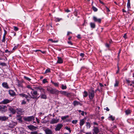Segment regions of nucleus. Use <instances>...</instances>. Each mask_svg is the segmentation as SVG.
Instances as JSON below:
<instances>
[{
    "instance_id": "f257e3e1",
    "label": "nucleus",
    "mask_w": 134,
    "mask_h": 134,
    "mask_svg": "<svg viewBox=\"0 0 134 134\" xmlns=\"http://www.w3.org/2000/svg\"><path fill=\"white\" fill-rule=\"evenodd\" d=\"M88 96L90 99L92 100L94 97V91L93 89L91 88L88 90Z\"/></svg>"
},
{
    "instance_id": "f03ea898",
    "label": "nucleus",
    "mask_w": 134,
    "mask_h": 134,
    "mask_svg": "<svg viewBox=\"0 0 134 134\" xmlns=\"http://www.w3.org/2000/svg\"><path fill=\"white\" fill-rule=\"evenodd\" d=\"M47 90L48 92L52 94H54L58 91L56 89H53L49 87H47Z\"/></svg>"
},
{
    "instance_id": "7ed1b4c3",
    "label": "nucleus",
    "mask_w": 134,
    "mask_h": 134,
    "mask_svg": "<svg viewBox=\"0 0 134 134\" xmlns=\"http://www.w3.org/2000/svg\"><path fill=\"white\" fill-rule=\"evenodd\" d=\"M25 121H30L35 120V117L33 116H28L27 117H24L23 118Z\"/></svg>"
},
{
    "instance_id": "20e7f679",
    "label": "nucleus",
    "mask_w": 134,
    "mask_h": 134,
    "mask_svg": "<svg viewBox=\"0 0 134 134\" xmlns=\"http://www.w3.org/2000/svg\"><path fill=\"white\" fill-rule=\"evenodd\" d=\"M33 91H31V93L32 94V95L33 96L32 98L34 99V98H37V94H38L37 91L34 90Z\"/></svg>"
},
{
    "instance_id": "39448f33",
    "label": "nucleus",
    "mask_w": 134,
    "mask_h": 134,
    "mask_svg": "<svg viewBox=\"0 0 134 134\" xmlns=\"http://www.w3.org/2000/svg\"><path fill=\"white\" fill-rule=\"evenodd\" d=\"M93 134H97L99 132V129L98 127L94 126L93 127Z\"/></svg>"
},
{
    "instance_id": "423d86ee",
    "label": "nucleus",
    "mask_w": 134,
    "mask_h": 134,
    "mask_svg": "<svg viewBox=\"0 0 134 134\" xmlns=\"http://www.w3.org/2000/svg\"><path fill=\"white\" fill-rule=\"evenodd\" d=\"M59 120V119H57V118H56V119L53 118L50 121V123L51 124H56L58 122Z\"/></svg>"
},
{
    "instance_id": "0eeeda50",
    "label": "nucleus",
    "mask_w": 134,
    "mask_h": 134,
    "mask_svg": "<svg viewBox=\"0 0 134 134\" xmlns=\"http://www.w3.org/2000/svg\"><path fill=\"white\" fill-rule=\"evenodd\" d=\"M27 127L30 130L32 131H33L34 130H35L37 128L35 126H34L32 125H28L27 126Z\"/></svg>"
},
{
    "instance_id": "6e6552de",
    "label": "nucleus",
    "mask_w": 134,
    "mask_h": 134,
    "mask_svg": "<svg viewBox=\"0 0 134 134\" xmlns=\"http://www.w3.org/2000/svg\"><path fill=\"white\" fill-rule=\"evenodd\" d=\"M63 126V125L61 123L57 125L55 130L56 131H59Z\"/></svg>"
},
{
    "instance_id": "1a4fd4ad",
    "label": "nucleus",
    "mask_w": 134,
    "mask_h": 134,
    "mask_svg": "<svg viewBox=\"0 0 134 134\" xmlns=\"http://www.w3.org/2000/svg\"><path fill=\"white\" fill-rule=\"evenodd\" d=\"M7 110V107L6 106L0 105V111L5 112Z\"/></svg>"
},
{
    "instance_id": "9d476101",
    "label": "nucleus",
    "mask_w": 134,
    "mask_h": 134,
    "mask_svg": "<svg viewBox=\"0 0 134 134\" xmlns=\"http://www.w3.org/2000/svg\"><path fill=\"white\" fill-rule=\"evenodd\" d=\"M16 120L19 121V122L21 123L23 122L22 120V116L20 115H16Z\"/></svg>"
},
{
    "instance_id": "9b49d317",
    "label": "nucleus",
    "mask_w": 134,
    "mask_h": 134,
    "mask_svg": "<svg viewBox=\"0 0 134 134\" xmlns=\"http://www.w3.org/2000/svg\"><path fill=\"white\" fill-rule=\"evenodd\" d=\"M93 19L94 21L95 22H97L99 23H100L101 22V19H98L96 16H93Z\"/></svg>"
},
{
    "instance_id": "f8f14e48",
    "label": "nucleus",
    "mask_w": 134,
    "mask_h": 134,
    "mask_svg": "<svg viewBox=\"0 0 134 134\" xmlns=\"http://www.w3.org/2000/svg\"><path fill=\"white\" fill-rule=\"evenodd\" d=\"M86 118H84L83 119L80 120L79 123V124L80 126H82L84 124L85 122V120H86Z\"/></svg>"
},
{
    "instance_id": "ddd939ff",
    "label": "nucleus",
    "mask_w": 134,
    "mask_h": 134,
    "mask_svg": "<svg viewBox=\"0 0 134 134\" xmlns=\"http://www.w3.org/2000/svg\"><path fill=\"white\" fill-rule=\"evenodd\" d=\"M11 101V100H10L8 99H4L2 101V103L4 104H6L10 103Z\"/></svg>"
},
{
    "instance_id": "4468645a",
    "label": "nucleus",
    "mask_w": 134,
    "mask_h": 134,
    "mask_svg": "<svg viewBox=\"0 0 134 134\" xmlns=\"http://www.w3.org/2000/svg\"><path fill=\"white\" fill-rule=\"evenodd\" d=\"M36 89L39 90L42 93H45L44 89L41 86L36 87Z\"/></svg>"
},
{
    "instance_id": "2eb2a0df",
    "label": "nucleus",
    "mask_w": 134,
    "mask_h": 134,
    "mask_svg": "<svg viewBox=\"0 0 134 134\" xmlns=\"http://www.w3.org/2000/svg\"><path fill=\"white\" fill-rule=\"evenodd\" d=\"M18 123L17 122H12L9 124V127L11 128H13Z\"/></svg>"
},
{
    "instance_id": "dca6fc26",
    "label": "nucleus",
    "mask_w": 134,
    "mask_h": 134,
    "mask_svg": "<svg viewBox=\"0 0 134 134\" xmlns=\"http://www.w3.org/2000/svg\"><path fill=\"white\" fill-rule=\"evenodd\" d=\"M9 93L10 95L12 96L13 97L16 95L15 92L13 90H9Z\"/></svg>"
},
{
    "instance_id": "f3484780",
    "label": "nucleus",
    "mask_w": 134,
    "mask_h": 134,
    "mask_svg": "<svg viewBox=\"0 0 134 134\" xmlns=\"http://www.w3.org/2000/svg\"><path fill=\"white\" fill-rule=\"evenodd\" d=\"M2 86L6 89H8L9 88L7 83L6 82H3L2 84Z\"/></svg>"
},
{
    "instance_id": "a211bd4d",
    "label": "nucleus",
    "mask_w": 134,
    "mask_h": 134,
    "mask_svg": "<svg viewBox=\"0 0 134 134\" xmlns=\"http://www.w3.org/2000/svg\"><path fill=\"white\" fill-rule=\"evenodd\" d=\"M19 95L21 97H25L27 99V100L28 101H29V100L27 99V98L29 97V96L27 95H26L24 93H21L20 94H19Z\"/></svg>"
},
{
    "instance_id": "6ab92c4d",
    "label": "nucleus",
    "mask_w": 134,
    "mask_h": 134,
    "mask_svg": "<svg viewBox=\"0 0 134 134\" xmlns=\"http://www.w3.org/2000/svg\"><path fill=\"white\" fill-rule=\"evenodd\" d=\"M9 110L13 114H14L16 113L15 110L12 107H10L9 108Z\"/></svg>"
},
{
    "instance_id": "aec40b11",
    "label": "nucleus",
    "mask_w": 134,
    "mask_h": 134,
    "mask_svg": "<svg viewBox=\"0 0 134 134\" xmlns=\"http://www.w3.org/2000/svg\"><path fill=\"white\" fill-rule=\"evenodd\" d=\"M57 63L59 64H61L63 63V60L61 57H58Z\"/></svg>"
},
{
    "instance_id": "412c9836",
    "label": "nucleus",
    "mask_w": 134,
    "mask_h": 134,
    "mask_svg": "<svg viewBox=\"0 0 134 134\" xmlns=\"http://www.w3.org/2000/svg\"><path fill=\"white\" fill-rule=\"evenodd\" d=\"M8 119V118L5 116H0V121H5Z\"/></svg>"
},
{
    "instance_id": "4be33fe9",
    "label": "nucleus",
    "mask_w": 134,
    "mask_h": 134,
    "mask_svg": "<svg viewBox=\"0 0 134 134\" xmlns=\"http://www.w3.org/2000/svg\"><path fill=\"white\" fill-rule=\"evenodd\" d=\"M60 92L61 94H64V95L67 96H69L70 95V93H68L65 91H61Z\"/></svg>"
},
{
    "instance_id": "5701e85b",
    "label": "nucleus",
    "mask_w": 134,
    "mask_h": 134,
    "mask_svg": "<svg viewBox=\"0 0 134 134\" xmlns=\"http://www.w3.org/2000/svg\"><path fill=\"white\" fill-rule=\"evenodd\" d=\"M44 131L46 134H53L51 130L48 129H46Z\"/></svg>"
},
{
    "instance_id": "b1692460",
    "label": "nucleus",
    "mask_w": 134,
    "mask_h": 134,
    "mask_svg": "<svg viewBox=\"0 0 134 134\" xmlns=\"http://www.w3.org/2000/svg\"><path fill=\"white\" fill-rule=\"evenodd\" d=\"M24 112L22 109L20 108L17 109H16V112L18 114H21Z\"/></svg>"
},
{
    "instance_id": "393cba45",
    "label": "nucleus",
    "mask_w": 134,
    "mask_h": 134,
    "mask_svg": "<svg viewBox=\"0 0 134 134\" xmlns=\"http://www.w3.org/2000/svg\"><path fill=\"white\" fill-rule=\"evenodd\" d=\"M17 85L19 87L22 88H23V86L22 82L19 81H18Z\"/></svg>"
},
{
    "instance_id": "a878e982",
    "label": "nucleus",
    "mask_w": 134,
    "mask_h": 134,
    "mask_svg": "<svg viewBox=\"0 0 134 134\" xmlns=\"http://www.w3.org/2000/svg\"><path fill=\"white\" fill-rule=\"evenodd\" d=\"M41 98L46 99L47 98L46 95L44 93H41Z\"/></svg>"
},
{
    "instance_id": "bb28decb",
    "label": "nucleus",
    "mask_w": 134,
    "mask_h": 134,
    "mask_svg": "<svg viewBox=\"0 0 134 134\" xmlns=\"http://www.w3.org/2000/svg\"><path fill=\"white\" fill-rule=\"evenodd\" d=\"M90 25L91 28L94 29L96 27V25L94 23L91 22L90 23Z\"/></svg>"
},
{
    "instance_id": "cd10ccee",
    "label": "nucleus",
    "mask_w": 134,
    "mask_h": 134,
    "mask_svg": "<svg viewBox=\"0 0 134 134\" xmlns=\"http://www.w3.org/2000/svg\"><path fill=\"white\" fill-rule=\"evenodd\" d=\"M131 111L129 109H128L125 111V113L127 115H128L131 113Z\"/></svg>"
},
{
    "instance_id": "c85d7f7f",
    "label": "nucleus",
    "mask_w": 134,
    "mask_h": 134,
    "mask_svg": "<svg viewBox=\"0 0 134 134\" xmlns=\"http://www.w3.org/2000/svg\"><path fill=\"white\" fill-rule=\"evenodd\" d=\"M86 126L87 129H90L91 127V124L89 122H86Z\"/></svg>"
},
{
    "instance_id": "c756f323",
    "label": "nucleus",
    "mask_w": 134,
    "mask_h": 134,
    "mask_svg": "<svg viewBox=\"0 0 134 134\" xmlns=\"http://www.w3.org/2000/svg\"><path fill=\"white\" fill-rule=\"evenodd\" d=\"M88 95V93L86 91H85L83 93V97H86Z\"/></svg>"
},
{
    "instance_id": "7c9ffc66",
    "label": "nucleus",
    "mask_w": 134,
    "mask_h": 134,
    "mask_svg": "<svg viewBox=\"0 0 134 134\" xmlns=\"http://www.w3.org/2000/svg\"><path fill=\"white\" fill-rule=\"evenodd\" d=\"M73 104L75 106L76 105H78V102L76 100H75L73 102Z\"/></svg>"
},
{
    "instance_id": "2f4dec72",
    "label": "nucleus",
    "mask_w": 134,
    "mask_h": 134,
    "mask_svg": "<svg viewBox=\"0 0 134 134\" xmlns=\"http://www.w3.org/2000/svg\"><path fill=\"white\" fill-rule=\"evenodd\" d=\"M51 82L55 86L57 87L59 86V83H54L52 81H51Z\"/></svg>"
},
{
    "instance_id": "473e14b6",
    "label": "nucleus",
    "mask_w": 134,
    "mask_h": 134,
    "mask_svg": "<svg viewBox=\"0 0 134 134\" xmlns=\"http://www.w3.org/2000/svg\"><path fill=\"white\" fill-rule=\"evenodd\" d=\"M26 88H27L32 90V91H34V89L32 88L31 87L30 85H28L26 86Z\"/></svg>"
},
{
    "instance_id": "72a5a7b5",
    "label": "nucleus",
    "mask_w": 134,
    "mask_h": 134,
    "mask_svg": "<svg viewBox=\"0 0 134 134\" xmlns=\"http://www.w3.org/2000/svg\"><path fill=\"white\" fill-rule=\"evenodd\" d=\"M109 118L113 121L115 119V117H113L112 115L110 116L109 117Z\"/></svg>"
},
{
    "instance_id": "f704fd0d",
    "label": "nucleus",
    "mask_w": 134,
    "mask_h": 134,
    "mask_svg": "<svg viewBox=\"0 0 134 134\" xmlns=\"http://www.w3.org/2000/svg\"><path fill=\"white\" fill-rule=\"evenodd\" d=\"M69 117V116L68 115H67L65 116H64L62 117H61V119L63 120H64L66 119L67 118Z\"/></svg>"
},
{
    "instance_id": "c9c22d12",
    "label": "nucleus",
    "mask_w": 134,
    "mask_h": 134,
    "mask_svg": "<svg viewBox=\"0 0 134 134\" xmlns=\"http://www.w3.org/2000/svg\"><path fill=\"white\" fill-rule=\"evenodd\" d=\"M92 9L95 12H97L98 10V9L96 7L93 6L92 7Z\"/></svg>"
},
{
    "instance_id": "e433bc0d",
    "label": "nucleus",
    "mask_w": 134,
    "mask_h": 134,
    "mask_svg": "<svg viewBox=\"0 0 134 134\" xmlns=\"http://www.w3.org/2000/svg\"><path fill=\"white\" fill-rule=\"evenodd\" d=\"M67 87L66 85H64L62 84V88L63 90L65 89Z\"/></svg>"
},
{
    "instance_id": "4c0bfd02",
    "label": "nucleus",
    "mask_w": 134,
    "mask_h": 134,
    "mask_svg": "<svg viewBox=\"0 0 134 134\" xmlns=\"http://www.w3.org/2000/svg\"><path fill=\"white\" fill-rule=\"evenodd\" d=\"M24 78L26 80L29 81H30L31 80V79H30V78L26 77V76H24Z\"/></svg>"
},
{
    "instance_id": "58836bf2",
    "label": "nucleus",
    "mask_w": 134,
    "mask_h": 134,
    "mask_svg": "<svg viewBox=\"0 0 134 134\" xmlns=\"http://www.w3.org/2000/svg\"><path fill=\"white\" fill-rule=\"evenodd\" d=\"M119 83V82L117 81V80H116L115 81V83L114 84V86L115 87H117L118 86V85Z\"/></svg>"
},
{
    "instance_id": "ea45409f",
    "label": "nucleus",
    "mask_w": 134,
    "mask_h": 134,
    "mask_svg": "<svg viewBox=\"0 0 134 134\" xmlns=\"http://www.w3.org/2000/svg\"><path fill=\"white\" fill-rule=\"evenodd\" d=\"M65 128L67 130L69 131L70 133H71V130H70V127H68L67 126H65Z\"/></svg>"
},
{
    "instance_id": "a19ab883",
    "label": "nucleus",
    "mask_w": 134,
    "mask_h": 134,
    "mask_svg": "<svg viewBox=\"0 0 134 134\" xmlns=\"http://www.w3.org/2000/svg\"><path fill=\"white\" fill-rule=\"evenodd\" d=\"M127 7L128 9H130L131 8L130 3H127Z\"/></svg>"
},
{
    "instance_id": "79ce46f5",
    "label": "nucleus",
    "mask_w": 134,
    "mask_h": 134,
    "mask_svg": "<svg viewBox=\"0 0 134 134\" xmlns=\"http://www.w3.org/2000/svg\"><path fill=\"white\" fill-rule=\"evenodd\" d=\"M5 36H3L2 40V42H3L5 43Z\"/></svg>"
},
{
    "instance_id": "37998d69",
    "label": "nucleus",
    "mask_w": 134,
    "mask_h": 134,
    "mask_svg": "<svg viewBox=\"0 0 134 134\" xmlns=\"http://www.w3.org/2000/svg\"><path fill=\"white\" fill-rule=\"evenodd\" d=\"M13 27L14 28V30L15 31H18L19 30L18 28L17 27L14 26Z\"/></svg>"
},
{
    "instance_id": "c03bdc74",
    "label": "nucleus",
    "mask_w": 134,
    "mask_h": 134,
    "mask_svg": "<svg viewBox=\"0 0 134 134\" xmlns=\"http://www.w3.org/2000/svg\"><path fill=\"white\" fill-rule=\"evenodd\" d=\"M50 72V70L49 69H46L45 72V74H46L48 73H49Z\"/></svg>"
},
{
    "instance_id": "a18cd8bd",
    "label": "nucleus",
    "mask_w": 134,
    "mask_h": 134,
    "mask_svg": "<svg viewBox=\"0 0 134 134\" xmlns=\"http://www.w3.org/2000/svg\"><path fill=\"white\" fill-rule=\"evenodd\" d=\"M31 134H38V132L37 131H34L31 132L30 133Z\"/></svg>"
},
{
    "instance_id": "49530a36",
    "label": "nucleus",
    "mask_w": 134,
    "mask_h": 134,
    "mask_svg": "<svg viewBox=\"0 0 134 134\" xmlns=\"http://www.w3.org/2000/svg\"><path fill=\"white\" fill-rule=\"evenodd\" d=\"M77 122V120H74L72 121V123L73 124H76Z\"/></svg>"
},
{
    "instance_id": "de8ad7c7",
    "label": "nucleus",
    "mask_w": 134,
    "mask_h": 134,
    "mask_svg": "<svg viewBox=\"0 0 134 134\" xmlns=\"http://www.w3.org/2000/svg\"><path fill=\"white\" fill-rule=\"evenodd\" d=\"M18 47V45H17L16 46H14V48H13L12 50H16Z\"/></svg>"
},
{
    "instance_id": "09e8293b",
    "label": "nucleus",
    "mask_w": 134,
    "mask_h": 134,
    "mask_svg": "<svg viewBox=\"0 0 134 134\" xmlns=\"http://www.w3.org/2000/svg\"><path fill=\"white\" fill-rule=\"evenodd\" d=\"M0 65H2V66H4L6 65V64L4 63L0 62Z\"/></svg>"
},
{
    "instance_id": "8fccbe9b",
    "label": "nucleus",
    "mask_w": 134,
    "mask_h": 134,
    "mask_svg": "<svg viewBox=\"0 0 134 134\" xmlns=\"http://www.w3.org/2000/svg\"><path fill=\"white\" fill-rule=\"evenodd\" d=\"M42 82L43 83H46L47 82V79H44L42 81Z\"/></svg>"
},
{
    "instance_id": "3c124183",
    "label": "nucleus",
    "mask_w": 134,
    "mask_h": 134,
    "mask_svg": "<svg viewBox=\"0 0 134 134\" xmlns=\"http://www.w3.org/2000/svg\"><path fill=\"white\" fill-rule=\"evenodd\" d=\"M117 68H118V70H117V71H116V74H117L118 73H119V70H120L119 68V67L118 65V66H117Z\"/></svg>"
},
{
    "instance_id": "603ef678",
    "label": "nucleus",
    "mask_w": 134,
    "mask_h": 134,
    "mask_svg": "<svg viewBox=\"0 0 134 134\" xmlns=\"http://www.w3.org/2000/svg\"><path fill=\"white\" fill-rule=\"evenodd\" d=\"M26 104V102L24 100H22V102H21V104Z\"/></svg>"
},
{
    "instance_id": "864d4df0",
    "label": "nucleus",
    "mask_w": 134,
    "mask_h": 134,
    "mask_svg": "<svg viewBox=\"0 0 134 134\" xmlns=\"http://www.w3.org/2000/svg\"><path fill=\"white\" fill-rule=\"evenodd\" d=\"M11 33L12 34V35H13V36H15L16 35V33L14 32H11Z\"/></svg>"
},
{
    "instance_id": "5fc2aeb1",
    "label": "nucleus",
    "mask_w": 134,
    "mask_h": 134,
    "mask_svg": "<svg viewBox=\"0 0 134 134\" xmlns=\"http://www.w3.org/2000/svg\"><path fill=\"white\" fill-rule=\"evenodd\" d=\"M62 19L61 18L60 19L59 18H57L56 19V21H59Z\"/></svg>"
},
{
    "instance_id": "6e6d98bb",
    "label": "nucleus",
    "mask_w": 134,
    "mask_h": 134,
    "mask_svg": "<svg viewBox=\"0 0 134 134\" xmlns=\"http://www.w3.org/2000/svg\"><path fill=\"white\" fill-rule=\"evenodd\" d=\"M105 46L109 48V47L110 45L107 43H106L105 44Z\"/></svg>"
},
{
    "instance_id": "4d7b16f0",
    "label": "nucleus",
    "mask_w": 134,
    "mask_h": 134,
    "mask_svg": "<svg viewBox=\"0 0 134 134\" xmlns=\"http://www.w3.org/2000/svg\"><path fill=\"white\" fill-rule=\"evenodd\" d=\"M80 55L82 57H83L84 56L85 54L83 53H81L80 54Z\"/></svg>"
},
{
    "instance_id": "13d9d810",
    "label": "nucleus",
    "mask_w": 134,
    "mask_h": 134,
    "mask_svg": "<svg viewBox=\"0 0 134 134\" xmlns=\"http://www.w3.org/2000/svg\"><path fill=\"white\" fill-rule=\"evenodd\" d=\"M4 34L3 36H6V34H7V31L5 30H4Z\"/></svg>"
},
{
    "instance_id": "bf43d9fd",
    "label": "nucleus",
    "mask_w": 134,
    "mask_h": 134,
    "mask_svg": "<svg viewBox=\"0 0 134 134\" xmlns=\"http://www.w3.org/2000/svg\"><path fill=\"white\" fill-rule=\"evenodd\" d=\"M77 37L79 39H81V35L80 34H78L77 36Z\"/></svg>"
},
{
    "instance_id": "052dcab7",
    "label": "nucleus",
    "mask_w": 134,
    "mask_h": 134,
    "mask_svg": "<svg viewBox=\"0 0 134 134\" xmlns=\"http://www.w3.org/2000/svg\"><path fill=\"white\" fill-rule=\"evenodd\" d=\"M68 43L69 44H70L71 45H72L73 44V43H72V42H71V41H68Z\"/></svg>"
},
{
    "instance_id": "680f3d73",
    "label": "nucleus",
    "mask_w": 134,
    "mask_h": 134,
    "mask_svg": "<svg viewBox=\"0 0 134 134\" xmlns=\"http://www.w3.org/2000/svg\"><path fill=\"white\" fill-rule=\"evenodd\" d=\"M126 81L127 82V83L128 84L130 83L131 82V81L127 79H126Z\"/></svg>"
},
{
    "instance_id": "e2e57ef3",
    "label": "nucleus",
    "mask_w": 134,
    "mask_h": 134,
    "mask_svg": "<svg viewBox=\"0 0 134 134\" xmlns=\"http://www.w3.org/2000/svg\"><path fill=\"white\" fill-rule=\"evenodd\" d=\"M36 119L37 123L38 124H39L40 123L39 120L38 119V118H36Z\"/></svg>"
},
{
    "instance_id": "0e129e2a",
    "label": "nucleus",
    "mask_w": 134,
    "mask_h": 134,
    "mask_svg": "<svg viewBox=\"0 0 134 134\" xmlns=\"http://www.w3.org/2000/svg\"><path fill=\"white\" fill-rule=\"evenodd\" d=\"M123 37L126 39L127 38V35H126V34H125L124 36H123Z\"/></svg>"
},
{
    "instance_id": "69168bd1",
    "label": "nucleus",
    "mask_w": 134,
    "mask_h": 134,
    "mask_svg": "<svg viewBox=\"0 0 134 134\" xmlns=\"http://www.w3.org/2000/svg\"><path fill=\"white\" fill-rule=\"evenodd\" d=\"M93 124L94 125H96L97 126H98V124L96 122H93Z\"/></svg>"
},
{
    "instance_id": "338daca9",
    "label": "nucleus",
    "mask_w": 134,
    "mask_h": 134,
    "mask_svg": "<svg viewBox=\"0 0 134 134\" xmlns=\"http://www.w3.org/2000/svg\"><path fill=\"white\" fill-rule=\"evenodd\" d=\"M106 8L107 9V12H109L110 11V10L107 7H106Z\"/></svg>"
},
{
    "instance_id": "774afa93",
    "label": "nucleus",
    "mask_w": 134,
    "mask_h": 134,
    "mask_svg": "<svg viewBox=\"0 0 134 134\" xmlns=\"http://www.w3.org/2000/svg\"><path fill=\"white\" fill-rule=\"evenodd\" d=\"M84 111H82L81 112V114L82 116H84Z\"/></svg>"
}]
</instances>
